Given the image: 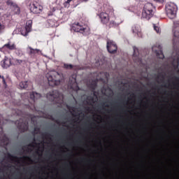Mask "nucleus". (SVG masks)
<instances>
[{
	"label": "nucleus",
	"instance_id": "1",
	"mask_svg": "<svg viewBox=\"0 0 179 179\" xmlns=\"http://www.w3.org/2000/svg\"><path fill=\"white\" fill-rule=\"evenodd\" d=\"M46 97L50 101H55L57 104H61L64 101V96L58 90H53L48 93Z\"/></svg>",
	"mask_w": 179,
	"mask_h": 179
},
{
	"label": "nucleus",
	"instance_id": "2",
	"mask_svg": "<svg viewBox=\"0 0 179 179\" xmlns=\"http://www.w3.org/2000/svg\"><path fill=\"white\" fill-rule=\"evenodd\" d=\"M41 98V94L37 92H32L29 94V99L28 100L29 103L25 104L27 108L34 111L36 110V100Z\"/></svg>",
	"mask_w": 179,
	"mask_h": 179
},
{
	"label": "nucleus",
	"instance_id": "3",
	"mask_svg": "<svg viewBox=\"0 0 179 179\" xmlns=\"http://www.w3.org/2000/svg\"><path fill=\"white\" fill-rule=\"evenodd\" d=\"M47 78L49 86H59L61 84V80H58L59 73L57 71H50L47 74Z\"/></svg>",
	"mask_w": 179,
	"mask_h": 179
},
{
	"label": "nucleus",
	"instance_id": "4",
	"mask_svg": "<svg viewBox=\"0 0 179 179\" xmlns=\"http://www.w3.org/2000/svg\"><path fill=\"white\" fill-rule=\"evenodd\" d=\"M155 9V6L151 3H147L144 5L143 12H142V17L144 19H147L149 20L150 17H152L154 13L153 10Z\"/></svg>",
	"mask_w": 179,
	"mask_h": 179
},
{
	"label": "nucleus",
	"instance_id": "5",
	"mask_svg": "<svg viewBox=\"0 0 179 179\" xmlns=\"http://www.w3.org/2000/svg\"><path fill=\"white\" fill-rule=\"evenodd\" d=\"M178 7L176 3L173 2H169L166 4V12L169 19H174L177 15Z\"/></svg>",
	"mask_w": 179,
	"mask_h": 179
},
{
	"label": "nucleus",
	"instance_id": "6",
	"mask_svg": "<svg viewBox=\"0 0 179 179\" xmlns=\"http://www.w3.org/2000/svg\"><path fill=\"white\" fill-rule=\"evenodd\" d=\"M17 124V127L21 132H26V131L29 130V122L26 120H22V119H20L15 122Z\"/></svg>",
	"mask_w": 179,
	"mask_h": 179
},
{
	"label": "nucleus",
	"instance_id": "7",
	"mask_svg": "<svg viewBox=\"0 0 179 179\" xmlns=\"http://www.w3.org/2000/svg\"><path fill=\"white\" fill-rule=\"evenodd\" d=\"M29 10L34 14L41 13L43 12V7L40 3L34 1L29 4Z\"/></svg>",
	"mask_w": 179,
	"mask_h": 179
},
{
	"label": "nucleus",
	"instance_id": "8",
	"mask_svg": "<svg viewBox=\"0 0 179 179\" xmlns=\"http://www.w3.org/2000/svg\"><path fill=\"white\" fill-rule=\"evenodd\" d=\"M71 30L83 34L87 30V27L86 25H81L79 22L74 23L71 26Z\"/></svg>",
	"mask_w": 179,
	"mask_h": 179
},
{
	"label": "nucleus",
	"instance_id": "9",
	"mask_svg": "<svg viewBox=\"0 0 179 179\" xmlns=\"http://www.w3.org/2000/svg\"><path fill=\"white\" fill-rule=\"evenodd\" d=\"M106 48L110 54H115V52H117V50H118L117 43L111 40L107 41Z\"/></svg>",
	"mask_w": 179,
	"mask_h": 179
},
{
	"label": "nucleus",
	"instance_id": "10",
	"mask_svg": "<svg viewBox=\"0 0 179 179\" xmlns=\"http://www.w3.org/2000/svg\"><path fill=\"white\" fill-rule=\"evenodd\" d=\"M69 87L71 88L73 90H79V86H78V83H76V75H72L69 78Z\"/></svg>",
	"mask_w": 179,
	"mask_h": 179
},
{
	"label": "nucleus",
	"instance_id": "11",
	"mask_svg": "<svg viewBox=\"0 0 179 179\" xmlns=\"http://www.w3.org/2000/svg\"><path fill=\"white\" fill-rule=\"evenodd\" d=\"M6 4L8 6H10V9L14 12L15 15H20V7L16 4V3H13L12 0H8L6 1Z\"/></svg>",
	"mask_w": 179,
	"mask_h": 179
},
{
	"label": "nucleus",
	"instance_id": "12",
	"mask_svg": "<svg viewBox=\"0 0 179 179\" xmlns=\"http://www.w3.org/2000/svg\"><path fill=\"white\" fill-rule=\"evenodd\" d=\"M7 159H8L9 160H11L12 162H14L15 160H29V162H33L31 160V158H30V157L29 156H23L22 157H17L16 156H13L10 153L8 152L7 153Z\"/></svg>",
	"mask_w": 179,
	"mask_h": 179
},
{
	"label": "nucleus",
	"instance_id": "13",
	"mask_svg": "<svg viewBox=\"0 0 179 179\" xmlns=\"http://www.w3.org/2000/svg\"><path fill=\"white\" fill-rule=\"evenodd\" d=\"M16 50V44L11 43L8 42V43L3 45L2 48H0V51L2 52L3 51H13Z\"/></svg>",
	"mask_w": 179,
	"mask_h": 179
},
{
	"label": "nucleus",
	"instance_id": "14",
	"mask_svg": "<svg viewBox=\"0 0 179 179\" xmlns=\"http://www.w3.org/2000/svg\"><path fill=\"white\" fill-rule=\"evenodd\" d=\"M99 17L103 24H107V23L110 22V15L107 13H104V12L101 13L99 14Z\"/></svg>",
	"mask_w": 179,
	"mask_h": 179
},
{
	"label": "nucleus",
	"instance_id": "15",
	"mask_svg": "<svg viewBox=\"0 0 179 179\" xmlns=\"http://www.w3.org/2000/svg\"><path fill=\"white\" fill-rule=\"evenodd\" d=\"M173 32L174 36L173 43V44H176V42H177V38H179V24H174Z\"/></svg>",
	"mask_w": 179,
	"mask_h": 179
},
{
	"label": "nucleus",
	"instance_id": "16",
	"mask_svg": "<svg viewBox=\"0 0 179 179\" xmlns=\"http://www.w3.org/2000/svg\"><path fill=\"white\" fill-rule=\"evenodd\" d=\"M134 54H133V59L134 62H142V59L139 57V50L136 47L133 48Z\"/></svg>",
	"mask_w": 179,
	"mask_h": 179
},
{
	"label": "nucleus",
	"instance_id": "17",
	"mask_svg": "<svg viewBox=\"0 0 179 179\" xmlns=\"http://www.w3.org/2000/svg\"><path fill=\"white\" fill-rule=\"evenodd\" d=\"M132 32L137 34L138 37H142V32H141V29L138 26L132 27Z\"/></svg>",
	"mask_w": 179,
	"mask_h": 179
},
{
	"label": "nucleus",
	"instance_id": "18",
	"mask_svg": "<svg viewBox=\"0 0 179 179\" xmlns=\"http://www.w3.org/2000/svg\"><path fill=\"white\" fill-rule=\"evenodd\" d=\"M0 144L1 146H8V145H9V138L6 136H4L2 139L0 140Z\"/></svg>",
	"mask_w": 179,
	"mask_h": 179
},
{
	"label": "nucleus",
	"instance_id": "19",
	"mask_svg": "<svg viewBox=\"0 0 179 179\" xmlns=\"http://www.w3.org/2000/svg\"><path fill=\"white\" fill-rule=\"evenodd\" d=\"M11 62L10 59H4L3 63L1 64V66L3 68H9L10 66Z\"/></svg>",
	"mask_w": 179,
	"mask_h": 179
},
{
	"label": "nucleus",
	"instance_id": "20",
	"mask_svg": "<svg viewBox=\"0 0 179 179\" xmlns=\"http://www.w3.org/2000/svg\"><path fill=\"white\" fill-rule=\"evenodd\" d=\"M20 89H26L29 90V82L28 81H22L19 85Z\"/></svg>",
	"mask_w": 179,
	"mask_h": 179
},
{
	"label": "nucleus",
	"instance_id": "21",
	"mask_svg": "<svg viewBox=\"0 0 179 179\" xmlns=\"http://www.w3.org/2000/svg\"><path fill=\"white\" fill-rule=\"evenodd\" d=\"M33 26V21L31 20H29L26 22L25 28H27L29 31H31V27Z\"/></svg>",
	"mask_w": 179,
	"mask_h": 179
},
{
	"label": "nucleus",
	"instance_id": "22",
	"mask_svg": "<svg viewBox=\"0 0 179 179\" xmlns=\"http://www.w3.org/2000/svg\"><path fill=\"white\" fill-rule=\"evenodd\" d=\"M156 55L157 58H159V59H164V55L163 54V50H156L155 51Z\"/></svg>",
	"mask_w": 179,
	"mask_h": 179
},
{
	"label": "nucleus",
	"instance_id": "23",
	"mask_svg": "<svg viewBox=\"0 0 179 179\" xmlns=\"http://www.w3.org/2000/svg\"><path fill=\"white\" fill-rule=\"evenodd\" d=\"M20 33L22 34V36H27V34H29V33H30V31H29L28 29L27 28H22L21 30H20Z\"/></svg>",
	"mask_w": 179,
	"mask_h": 179
},
{
	"label": "nucleus",
	"instance_id": "24",
	"mask_svg": "<svg viewBox=\"0 0 179 179\" xmlns=\"http://www.w3.org/2000/svg\"><path fill=\"white\" fill-rule=\"evenodd\" d=\"M29 55H35V54H38L39 50L38 49H33L31 47H29Z\"/></svg>",
	"mask_w": 179,
	"mask_h": 179
},
{
	"label": "nucleus",
	"instance_id": "25",
	"mask_svg": "<svg viewBox=\"0 0 179 179\" xmlns=\"http://www.w3.org/2000/svg\"><path fill=\"white\" fill-rule=\"evenodd\" d=\"M71 2H72V0H66L64 3V8H69L71 6Z\"/></svg>",
	"mask_w": 179,
	"mask_h": 179
},
{
	"label": "nucleus",
	"instance_id": "26",
	"mask_svg": "<svg viewBox=\"0 0 179 179\" xmlns=\"http://www.w3.org/2000/svg\"><path fill=\"white\" fill-rule=\"evenodd\" d=\"M64 68H65V69H72V68H73V65L64 64Z\"/></svg>",
	"mask_w": 179,
	"mask_h": 179
},
{
	"label": "nucleus",
	"instance_id": "27",
	"mask_svg": "<svg viewBox=\"0 0 179 179\" xmlns=\"http://www.w3.org/2000/svg\"><path fill=\"white\" fill-rule=\"evenodd\" d=\"M34 145H36V146H38V145H40V143H37L34 141L32 143H29L27 146H28V148H34Z\"/></svg>",
	"mask_w": 179,
	"mask_h": 179
},
{
	"label": "nucleus",
	"instance_id": "28",
	"mask_svg": "<svg viewBox=\"0 0 179 179\" xmlns=\"http://www.w3.org/2000/svg\"><path fill=\"white\" fill-rule=\"evenodd\" d=\"M91 87L93 90H96V87H97V84L96 83H92L91 84Z\"/></svg>",
	"mask_w": 179,
	"mask_h": 179
},
{
	"label": "nucleus",
	"instance_id": "29",
	"mask_svg": "<svg viewBox=\"0 0 179 179\" xmlns=\"http://www.w3.org/2000/svg\"><path fill=\"white\" fill-rule=\"evenodd\" d=\"M154 30H155L158 34L160 33V28H159V27H156V25H154Z\"/></svg>",
	"mask_w": 179,
	"mask_h": 179
},
{
	"label": "nucleus",
	"instance_id": "30",
	"mask_svg": "<svg viewBox=\"0 0 179 179\" xmlns=\"http://www.w3.org/2000/svg\"><path fill=\"white\" fill-rule=\"evenodd\" d=\"M34 132L35 134H38V132H40V128L37 127H34Z\"/></svg>",
	"mask_w": 179,
	"mask_h": 179
},
{
	"label": "nucleus",
	"instance_id": "31",
	"mask_svg": "<svg viewBox=\"0 0 179 179\" xmlns=\"http://www.w3.org/2000/svg\"><path fill=\"white\" fill-rule=\"evenodd\" d=\"M5 29V25L2 24L0 22V32L1 31V30H4Z\"/></svg>",
	"mask_w": 179,
	"mask_h": 179
},
{
	"label": "nucleus",
	"instance_id": "32",
	"mask_svg": "<svg viewBox=\"0 0 179 179\" xmlns=\"http://www.w3.org/2000/svg\"><path fill=\"white\" fill-rule=\"evenodd\" d=\"M155 2H159V3H163L164 2V0H154Z\"/></svg>",
	"mask_w": 179,
	"mask_h": 179
},
{
	"label": "nucleus",
	"instance_id": "33",
	"mask_svg": "<svg viewBox=\"0 0 179 179\" xmlns=\"http://www.w3.org/2000/svg\"><path fill=\"white\" fill-rule=\"evenodd\" d=\"M43 136H45L46 138H48L50 136V134L48 133H45Z\"/></svg>",
	"mask_w": 179,
	"mask_h": 179
},
{
	"label": "nucleus",
	"instance_id": "34",
	"mask_svg": "<svg viewBox=\"0 0 179 179\" xmlns=\"http://www.w3.org/2000/svg\"><path fill=\"white\" fill-rule=\"evenodd\" d=\"M4 167H6V169H10V167H12V166H10V164H8V165L5 166Z\"/></svg>",
	"mask_w": 179,
	"mask_h": 179
},
{
	"label": "nucleus",
	"instance_id": "35",
	"mask_svg": "<svg viewBox=\"0 0 179 179\" xmlns=\"http://www.w3.org/2000/svg\"><path fill=\"white\" fill-rule=\"evenodd\" d=\"M17 64H22L23 62V61L20 60V59H17Z\"/></svg>",
	"mask_w": 179,
	"mask_h": 179
},
{
	"label": "nucleus",
	"instance_id": "36",
	"mask_svg": "<svg viewBox=\"0 0 179 179\" xmlns=\"http://www.w3.org/2000/svg\"><path fill=\"white\" fill-rule=\"evenodd\" d=\"M31 148H27V149L26 150V152H31Z\"/></svg>",
	"mask_w": 179,
	"mask_h": 179
},
{
	"label": "nucleus",
	"instance_id": "37",
	"mask_svg": "<svg viewBox=\"0 0 179 179\" xmlns=\"http://www.w3.org/2000/svg\"><path fill=\"white\" fill-rule=\"evenodd\" d=\"M174 80H176L177 82H179V78L178 77H175Z\"/></svg>",
	"mask_w": 179,
	"mask_h": 179
},
{
	"label": "nucleus",
	"instance_id": "38",
	"mask_svg": "<svg viewBox=\"0 0 179 179\" xmlns=\"http://www.w3.org/2000/svg\"><path fill=\"white\" fill-rule=\"evenodd\" d=\"M131 97H132L133 99H135V94L134 93H132L131 94Z\"/></svg>",
	"mask_w": 179,
	"mask_h": 179
},
{
	"label": "nucleus",
	"instance_id": "39",
	"mask_svg": "<svg viewBox=\"0 0 179 179\" xmlns=\"http://www.w3.org/2000/svg\"><path fill=\"white\" fill-rule=\"evenodd\" d=\"M2 20V14L0 13V22Z\"/></svg>",
	"mask_w": 179,
	"mask_h": 179
},
{
	"label": "nucleus",
	"instance_id": "40",
	"mask_svg": "<svg viewBox=\"0 0 179 179\" xmlns=\"http://www.w3.org/2000/svg\"><path fill=\"white\" fill-rule=\"evenodd\" d=\"M159 76H162V78L164 79V76L162 75V73L159 74Z\"/></svg>",
	"mask_w": 179,
	"mask_h": 179
},
{
	"label": "nucleus",
	"instance_id": "41",
	"mask_svg": "<svg viewBox=\"0 0 179 179\" xmlns=\"http://www.w3.org/2000/svg\"><path fill=\"white\" fill-rule=\"evenodd\" d=\"M86 110H87V111H90V107H87V108H86Z\"/></svg>",
	"mask_w": 179,
	"mask_h": 179
},
{
	"label": "nucleus",
	"instance_id": "42",
	"mask_svg": "<svg viewBox=\"0 0 179 179\" xmlns=\"http://www.w3.org/2000/svg\"><path fill=\"white\" fill-rule=\"evenodd\" d=\"M57 124H59V122L58 120H56Z\"/></svg>",
	"mask_w": 179,
	"mask_h": 179
},
{
	"label": "nucleus",
	"instance_id": "43",
	"mask_svg": "<svg viewBox=\"0 0 179 179\" xmlns=\"http://www.w3.org/2000/svg\"><path fill=\"white\" fill-rule=\"evenodd\" d=\"M81 160H86V159H85V158H82V159H81Z\"/></svg>",
	"mask_w": 179,
	"mask_h": 179
},
{
	"label": "nucleus",
	"instance_id": "44",
	"mask_svg": "<svg viewBox=\"0 0 179 179\" xmlns=\"http://www.w3.org/2000/svg\"><path fill=\"white\" fill-rule=\"evenodd\" d=\"M36 155H38V151H36Z\"/></svg>",
	"mask_w": 179,
	"mask_h": 179
},
{
	"label": "nucleus",
	"instance_id": "45",
	"mask_svg": "<svg viewBox=\"0 0 179 179\" xmlns=\"http://www.w3.org/2000/svg\"><path fill=\"white\" fill-rule=\"evenodd\" d=\"M178 65H179V62H178V63H177V66H178Z\"/></svg>",
	"mask_w": 179,
	"mask_h": 179
},
{
	"label": "nucleus",
	"instance_id": "46",
	"mask_svg": "<svg viewBox=\"0 0 179 179\" xmlns=\"http://www.w3.org/2000/svg\"><path fill=\"white\" fill-rule=\"evenodd\" d=\"M91 100L93 101V98H91Z\"/></svg>",
	"mask_w": 179,
	"mask_h": 179
},
{
	"label": "nucleus",
	"instance_id": "47",
	"mask_svg": "<svg viewBox=\"0 0 179 179\" xmlns=\"http://www.w3.org/2000/svg\"><path fill=\"white\" fill-rule=\"evenodd\" d=\"M106 107H108V105H106Z\"/></svg>",
	"mask_w": 179,
	"mask_h": 179
},
{
	"label": "nucleus",
	"instance_id": "48",
	"mask_svg": "<svg viewBox=\"0 0 179 179\" xmlns=\"http://www.w3.org/2000/svg\"><path fill=\"white\" fill-rule=\"evenodd\" d=\"M62 124H65V122H63Z\"/></svg>",
	"mask_w": 179,
	"mask_h": 179
},
{
	"label": "nucleus",
	"instance_id": "49",
	"mask_svg": "<svg viewBox=\"0 0 179 179\" xmlns=\"http://www.w3.org/2000/svg\"><path fill=\"white\" fill-rule=\"evenodd\" d=\"M0 124H1V120H0Z\"/></svg>",
	"mask_w": 179,
	"mask_h": 179
}]
</instances>
